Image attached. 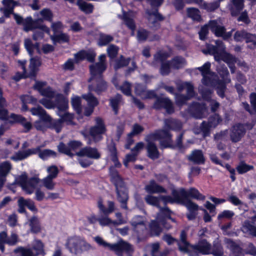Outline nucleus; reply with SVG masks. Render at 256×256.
<instances>
[{"mask_svg": "<svg viewBox=\"0 0 256 256\" xmlns=\"http://www.w3.org/2000/svg\"><path fill=\"white\" fill-rule=\"evenodd\" d=\"M146 203L150 205L155 206L160 208V212L158 214L156 220L152 221L150 224V228L152 232L156 235L158 236L161 232V226H163L166 229H169L170 226L165 222L166 218H168L174 221L170 217V210L166 206L162 208L160 206V202H162L164 205L168 203L173 204L174 202V198L173 196H155L152 195H148L145 198Z\"/></svg>", "mask_w": 256, "mask_h": 256, "instance_id": "1", "label": "nucleus"}, {"mask_svg": "<svg viewBox=\"0 0 256 256\" xmlns=\"http://www.w3.org/2000/svg\"><path fill=\"white\" fill-rule=\"evenodd\" d=\"M210 63L206 62L202 66L198 68L202 76V82L207 86L216 87L218 94L222 98L224 96L226 84L230 82V79L228 78V72L226 66L218 68L217 70L222 78V81L217 80V76L210 70Z\"/></svg>", "mask_w": 256, "mask_h": 256, "instance_id": "2", "label": "nucleus"}, {"mask_svg": "<svg viewBox=\"0 0 256 256\" xmlns=\"http://www.w3.org/2000/svg\"><path fill=\"white\" fill-rule=\"evenodd\" d=\"M46 82H36L34 86V89L44 96L40 100V102L46 108H52L54 106L60 110H65L68 108V100L62 94H60L50 87L44 88Z\"/></svg>", "mask_w": 256, "mask_h": 256, "instance_id": "3", "label": "nucleus"}, {"mask_svg": "<svg viewBox=\"0 0 256 256\" xmlns=\"http://www.w3.org/2000/svg\"><path fill=\"white\" fill-rule=\"evenodd\" d=\"M172 136L168 130H160L154 133L151 134L146 138L147 142L146 150L148 156L152 159L158 158L159 153L154 142L158 140L162 148H166L172 146Z\"/></svg>", "mask_w": 256, "mask_h": 256, "instance_id": "4", "label": "nucleus"}, {"mask_svg": "<svg viewBox=\"0 0 256 256\" xmlns=\"http://www.w3.org/2000/svg\"><path fill=\"white\" fill-rule=\"evenodd\" d=\"M106 58L104 54H101L98 58L99 62L90 66L91 77L89 80L96 84V86L93 85L89 86L88 89L90 92L94 91L97 94H100L106 88V84L103 80L102 75L106 69Z\"/></svg>", "mask_w": 256, "mask_h": 256, "instance_id": "5", "label": "nucleus"}, {"mask_svg": "<svg viewBox=\"0 0 256 256\" xmlns=\"http://www.w3.org/2000/svg\"><path fill=\"white\" fill-rule=\"evenodd\" d=\"M216 46L208 44L206 46L207 52L214 56L215 60L220 62L222 60L226 62L230 70L232 73L235 72V63L237 62L236 58L226 51V47L222 41L216 40Z\"/></svg>", "mask_w": 256, "mask_h": 256, "instance_id": "6", "label": "nucleus"}, {"mask_svg": "<svg viewBox=\"0 0 256 256\" xmlns=\"http://www.w3.org/2000/svg\"><path fill=\"white\" fill-rule=\"evenodd\" d=\"M208 28L214 34L218 37H222L224 40H227L231 37L233 30L228 32H226V28L222 26L220 19L210 21L208 25L202 26L198 32L200 38L204 40L208 34Z\"/></svg>", "mask_w": 256, "mask_h": 256, "instance_id": "7", "label": "nucleus"}, {"mask_svg": "<svg viewBox=\"0 0 256 256\" xmlns=\"http://www.w3.org/2000/svg\"><path fill=\"white\" fill-rule=\"evenodd\" d=\"M95 122V124L90 128L89 131L84 130L80 132L89 144L101 140L103 138L102 135L106 132V128L102 118H96Z\"/></svg>", "mask_w": 256, "mask_h": 256, "instance_id": "8", "label": "nucleus"}, {"mask_svg": "<svg viewBox=\"0 0 256 256\" xmlns=\"http://www.w3.org/2000/svg\"><path fill=\"white\" fill-rule=\"evenodd\" d=\"M94 240L100 246L108 248L110 250L114 251L118 256H124V254H126V256H132L134 252L132 246L122 240L112 244L106 242L98 236L94 237Z\"/></svg>", "mask_w": 256, "mask_h": 256, "instance_id": "9", "label": "nucleus"}, {"mask_svg": "<svg viewBox=\"0 0 256 256\" xmlns=\"http://www.w3.org/2000/svg\"><path fill=\"white\" fill-rule=\"evenodd\" d=\"M110 172L112 182L116 187L118 200L121 203L122 208L127 209L126 203L128 200V195L124 182L118 172L113 167L110 168Z\"/></svg>", "mask_w": 256, "mask_h": 256, "instance_id": "10", "label": "nucleus"}, {"mask_svg": "<svg viewBox=\"0 0 256 256\" xmlns=\"http://www.w3.org/2000/svg\"><path fill=\"white\" fill-rule=\"evenodd\" d=\"M172 195L173 196L174 202L183 204L184 200L188 198H192L198 200H204L205 196L200 194L199 191L194 188H192L188 190L182 188L179 190L172 188Z\"/></svg>", "mask_w": 256, "mask_h": 256, "instance_id": "11", "label": "nucleus"}, {"mask_svg": "<svg viewBox=\"0 0 256 256\" xmlns=\"http://www.w3.org/2000/svg\"><path fill=\"white\" fill-rule=\"evenodd\" d=\"M66 246L70 253L76 255L81 254L92 248V246L83 238L76 236L68 238Z\"/></svg>", "mask_w": 256, "mask_h": 256, "instance_id": "12", "label": "nucleus"}, {"mask_svg": "<svg viewBox=\"0 0 256 256\" xmlns=\"http://www.w3.org/2000/svg\"><path fill=\"white\" fill-rule=\"evenodd\" d=\"M18 66L22 70V74L18 78L16 76L14 77V79L16 81L19 80L22 78H34L38 70V68L41 65L40 59L38 57L30 58L28 70H26V60H18Z\"/></svg>", "mask_w": 256, "mask_h": 256, "instance_id": "13", "label": "nucleus"}, {"mask_svg": "<svg viewBox=\"0 0 256 256\" xmlns=\"http://www.w3.org/2000/svg\"><path fill=\"white\" fill-rule=\"evenodd\" d=\"M22 190L27 194H32L39 184L40 180L37 177L28 178L26 174L24 173L16 180Z\"/></svg>", "mask_w": 256, "mask_h": 256, "instance_id": "14", "label": "nucleus"}, {"mask_svg": "<svg viewBox=\"0 0 256 256\" xmlns=\"http://www.w3.org/2000/svg\"><path fill=\"white\" fill-rule=\"evenodd\" d=\"M176 84L179 91L180 92L184 89L186 90V96H185L182 94H176V104L181 106L185 104L187 100L194 96V86L189 82L180 81H177Z\"/></svg>", "mask_w": 256, "mask_h": 256, "instance_id": "15", "label": "nucleus"}, {"mask_svg": "<svg viewBox=\"0 0 256 256\" xmlns=\"http://www.w3.org/2000/svg\"><path fill=\"white\" fill-rule=\"evenodd\" d=\"M14 18L18 24H22L24 30L26 32L34 30V28H39L46 32L48 34H50V30L45 24H37V22H34L31 16L27 17L26 19L19 15L14 14Z\"/></svg>", "mask_w": 256, "mask_h": 256, "instance_id": "16", "label": "nucleus"}, {"mask_svg": "<svg viewBox=\"0 0 256 256\" xmlns=\"http://www.w3.org/2000/svg\"><path fill=\"white\" fill-rule=\"evenodd\" d=\"M170 56V54L167 52H158L154 56V61L152 65L154 66H157V63H161L160 69V74L163 75L168 74L171 68V62L170 61H166L165 60Z\"/></svg>", "mask_w": 256, "mask_h": 256, "instance_id": "17", "label": "nucleus"}, {"mask_svg": "<svg viewBox=\"0 0 256 256\" xmlns=\"http://www.w3.org/2000/svg\"><path fill=\"white\" fill-rule=\"evenodd\" d=\"M222 122V118L218 114L210 117L208 122H204L202 123L200 128L204 136L208 135L210 129L216 128Z\"/></svg>", "mask_w": 256, "mask_h": 256, "instance_id": "18", "label": "nucleus"}, {"mask_svg": "<svg viewBox=\"0 0 256 256\" xmlns=\"http://www.w3.org/2000/svg\"><path fill=\"white\" fill-rule=\"evenodd\" d=\"M154 108L160 110L164 108L168 114H170L174 112V106L171 100L168 98H158L153 106Z\"/></svg>", "mask_w": 256, "mask_h": 256, "instance_id": "19", "label": "nucleus"}, {"mask_svg": "<svg viewBox=\"0 0 256 256\" xmlns=\"http://www.w3.org/2000/svg\"><path fill=\"white\" fill-rule=\"evenodd\" d=\"M254 215L250 218V220H245L242 225V230L244 233L256 236V212H254Z\"/></svg>", "mask_w": 256, "mask_h": 256, "instance_id": "20", "label": "nucleus"}, {"mask_svg": "<svg viewBox=\"0 0 256 256\" xmlns=\"http://www.w3.org/2000/svg\"><path fill=\"white\" fill-rule=\"evenodd\" d=\"M8 120L11 124L20 123L24 128L26 132L30 130L32 128V124L26 121L24 117L19 114H12L8 117Z\"/></svg>", "mask_w": 256, "mask_h": 256, "instance_id": "21", "label": "nucleus"}, {"mask_svg": "<svg viewBox=\"0 0 256 256\" xmlns=\"http://www.w3.org/2000/svg\"><path fill=\"white\" fill-rule=\"evenodd\" d=\"M245 132L246 130L244 125L240 124L234 125L232 128L230 134L232 141L234 142L240 141Z\"/></svg>", "mask_w": 256, "mask_h": 256, "instance_id": "22", "label": "nucleus"}, {"mask_svg": "<svg viewBox=\"0 0 256 256\" xmlns=\"http://www.w3.org/2000/svg\"><path fill=\"white\" fill-rule=\"evenodd\" d=\"M76 154L79 156H86L92 159H98L100 156V154L96 148L90 146L80 149Z\"/></svg>", "mask_w": 256, "mask_h": 256, "instance_id": "23", "label": "nucleus"}, {"mask_svg": "<svg viewBox=\"0 0 256 256\" xmlns=\"http://www.w3.org/2000/svg\"><path fill=\"white\" fill-rule=\"evenodd\" d=\"M91 222L94 223L98 220L100 224L102 226L114 225L117 226L126 223V220L120 219L118 222L111 220L106 215L100 216L98 220L94 216H92L90 219Z\"/></svg>", "mask_w": 256, "mask_h": 256, "instance_id": "24", "label": "nucleus"}, {"mask_svg": "<svg viewBox=\"0 0 256 256\" xmlns=\"http://www.w3.org/2000/svg\"><path fill=\"white\" fill-rule=\"evenodd\" d=\"M18 211L20 213L25 212V206H26L32 212H37V208L34 205V202L30 199H24L23 197H20L18 200Z\"/></svg>", "mask_w": 256, "mask_h": 256, "instance_id": "25", "label": "nucleus"}, {"mask_svg": "<svg viewBox=\"0 0 256 256\" xmlns=\"http://www.w3.org/2000/svg\"><path fill=\"white\" fill-rule=\"evenodd\" d=\"M194 116L196 118H202L207 116L208 108L204 104H194L190 108Z\"/></svg>", "mask_w": 256, "mask_h": 256, "instance_id": "26", "label": "nucleus"}, {"mask_svg": "<svg viewBox=\"0 0 256 256\" xmlns=\"http://www.w3.org/2000/svg\"><path fill=\"white\" fill-rule=\"evenodd\" d=\"M38 16L37 20L34 22H37V24H44L42 22L44 20L49 22H52L54 18V14L52 10L48 8H43L36 14Z\"/></svg>", "mask_w": 256, "mask_h": 256, "instance_id": "27", "label": "nucleus"}, {"mask_svg": "<svg viewBox=\"0 0 256 256\" xmlns=\"http://www.w3.org/2000/svg\"><path fill=\"white\" fill-rule=\"evenodd\" d=\"M135 92L142 98H152L156 96V94L154 90H148L144 86L136 84L135 86Z\"/></svg>", "mask_w": 256, "mask_h": 256, "instance_id": "28", "label": "nucleus"}, {"mask_svg": "<svg viewBox=\"0 0 256 256\" xmlns=\"http://www.w3.org/2000/svg\"><path fill=\"white\" fill-rule=\"evenodd\" d=\"M82 97L87 101L89 105V107L85 108L84 114L86 116H89L92 113L94 107L98 104V101L90 93L84 94L82 96Z\"/></svg>", "mask_w": 256, "mask_h": 256, "instance_id": "29", "label": "nucleus"}, {"mask_svg": "<svg viewBox=\"0 0 256 256\" xmlns=\"http://www.w3.org/2000/svg\"><path fill=\"white\" fill-rule=\"evenodd\" d=\"M6 104L5 102V105L2 106L0 105V119L6 120V121L0 126V136L2 135L4 132L10 128L12 124L8 120L10 116L8 114V111L4 108L6 106Z\"/></svg>", "mask_w": 256, "mask_h": 256, "instance_id": "30", "label": "nucleus"}, {"mask_svg": "<svg viewBox=\"0 0 256 256\" xmlns=\"http://www.w3.org/2000/svg\"><path fill=\"white\" fill-rule=\"evenodd\" d=\"M188 160L195 164H203L205 162V158L201 150H195L192 152L188 156Z\"/></svg>", "mask_w": 256, "mask_h": 256, "instance_id": "31", "label": "nucleus"}, {"mask_svg": "<svg viewBox=\"0 0 256 256\" xmlns=\"http://www.w3.org/2000/svg\"><path fill=\"white\" fill-rule=\"evenodd\" d=\"M96 56V54L92 50H82L75 54L74 58L76 62L84 59L92 62L94 60Z\"/></svg>", "mask_w": 256, "mask_h": 256, "instance_id": "32", "label": "nucleus"}, {"mask_svg": "<svg viewBox=\"0 0 256 256\" xmlns=\"http://www.w3.org/2000/svg\"><path fill=\"white\" fill-rule=\"evenodd\" d=\"M144 188L146 192L150 194L166 193V190L154 180H151Z\"/></svg>", "mask_w": 256, "mask_h": 256, "instance_id": "33", "label": "nucleus"}, {"mask_svg": "<svg viewBox=\"0 0 256 256\" xmlns=\"http://www.w3.org/2000/svg\"><path fill=\"white\" fill-rule=\"evenodd\" d=\"M39 150V148H36L28 149L24 152H16L14 156H12L11 159L15 161L22 160L28 158L32 154H37V152Z\"/></svg>", "mask_w": 256, "mask_h": 256, "instance_id": "34", "label": "nucleus"}, {"mask_svg": "<svg viewBox=\"0 0 256 256\" xmlns=\"http://www.w3.org/2000/svg\"><path fill=\"white\" fill-rule=\"evenodd\" d=\"M33 116H38L40 120L46 122H51V118L46 112V111L40 106L33 108L30 110Z\"/></svg>", "mask_w": 256, "mask_h": 256, "instance_id": "35", "label": "nucleus"}, {"mask_svg": "<svg viewBox=\"0 0 256 256\" xmlns=\"http://www.w3.org/2000/svg\"><path fill=\"white\" fill-rule=\"evenodd\" d=\"M11 168V164L8 162H5L0 164V189L3 186L6 181V177Z\"/></svg>", "mask_w": 256, "mask_h": 256, "instance_id": "36", "label": "nucleus"}, {"mask_svg": "<svg viewBox=\"0 0 256 256\" xmlns=\"http://www.w3.org/2000/svg\"><path fill=\"white\" fill-rule=\"evenodd\" d=\"M120 80L119 77L116 76L112 79V82L116 88L120 90L126 96L131 95V85L130 84L126 82L122 86H118V81Z\"/></svg>", "mask_w": 256, "mask_h": 256, "instance_id": "37", "label": "nucleus"}, {"mask_svg": "<svg viewBox=\"0 0 256 256\" xmlns=\"http://www.w3.org/2000/svg\"><path fill=\"white\" fill-rule=\"evenodd\" d=\"M133 14L132 12H123V15L122 18L124 22L126 25L132 30V35H134V31L135 30L136 26L134 21L132 19Z\"/></svg>", "mask_w": 256, "mask_h": 256, "instance_id": "38", "label": "nucleus"}, {"mask_svg": "<svg viewBox=\"0 0 256 256\" xmlns=\"http://www.w3.org/2000/svg\"><path fill=\"white\" fill-rule=\"evenodd\" d=\"M194 249L202 254H209L211 252V246L205 240H202L194 246Z\"/></svg>", "mask_w": 256, "mask_h": 256, "instance_id": "39", "label": "nucleus"}, {"mask_svg": "<svg viewBox=\"0 0 256 256\" xmlns=\"http://www.w3.org/2000/svg\"><path fill=\"white\" fill-rule=\"evenodd\" d=\"M32 248L35 252H34L35 256L38 255L45 256L44 245L43 242L38 240H34L32 243Z\"/></svg>", "mask_w": 256, "mask_h": 256, "instance_id": "40", "label": "nucleus"}, {"mask_svg": "<svg viewBox=\"0 0 256 256\" xmlns=\"http://www.w3.org/2000/svg\"><path fill=\"white\" fill-rule=\"evenodd\" d=\"M2 2L4 8H1L0 10L3 11L6 17H8L13 12L14 8L17 4V2L13 0H2Z\"/></svg>", "mask_w": 256, "mask_h": 256, "instance_id": "41", "label": "nucleus"}, {"mask_svg": "<svg viewBox=\"0 0 256 256\" xmlns=\"http://www.w3.org/2000/svg\"><path fill=\"white\" fill-rule=\"evenodd\" d=\"M146 220L145 218L136 216H134L131 220V224L134 230L138 228L143 230L146 228Z\"/></svg>", "mask_w": 256, "mask_h": 256, "instance_id": "42", "label": "nucleus"}, {"mask_svg": "<svg viewBox=\"0 0 256 256\" xmlns=\"http://www.w3.org/2000/svg\"><path fill=\"white\" fill-rule=\"evenodd\" d=\"M224 242L226 247L230 249L232 252L242 254V249L236 242L230 239L226 238Z\"/></svg>", "mask_w": 256, "mask_h": 256, "instance_id": "43", "label": "nucleus"}, {"mask_svg": "<svg viewBox=\"0 0 256 256\" xmlns=\"http://www.w3.org/2000/svg\"><path fill=\"white\" fill-rule=\"evenodd\" d=\"M164 128L165 129L178 130L181 128L182 124L178 120L173 119H166L164 120Z\"/></svg>", "mask_w": 256, "mask_h": 256, "instance_id": "44", "label": "nucleus"}, {"mask_svg": "<svg viewBox=\"0 0 256 256\" xmlns=\"http://www.w3.org/2000/svg\"><path fill=\"white\" fill-rule=\"evenodd\" d=\"M76 5L82 11L86 14H90L93 11V5L91 4L82 1V0H78Z\"/></svg>", "mask_w": 256, "mask_h": 256, "instance_id": "45", "label": "nucleus"}, {"mask_svg": "<svg viewBox=\"0 0 256 256\" xmlns=\"http://www.w3.org/2000/svg\"><path fill=\"white\" fill-rule=\"evenodd\" d=\"M186 234L182 230L180 235V241L178 243L179 249L181 252H187L188 250L189 244L186 241Z\"/></svg>", "mask_w": 256, "mask_h": 256, "instance_id": "46", "label": "nucleus"}, {"mask_svg": "<svg viewBox=\"0 0 256 256\" xmlns=\"http://www.w3.org/2000/svg\"><path fill=\"white\" fill-rule=\"evenodd\" d=\"M50 38L54 44L56 42H68L70 40L69 36L67 34L63 32L52 36Z\"/></svg>", "mask_w": 256, "mask_h": 256, "instance_id": "47", "label": "nucleus"}, {"mask_svg": "<svg viewBox=\"0 0 256 256\" xmlns=\"http://www.w3.org/2000/svg\"><path fill=\"white\" fill-rule=\"evenodd\" d=\"M188 17L194 21L200 22L202 20L199 10L196 8H188L186 10Z\"/></svg>", "mask_w": 256, "mask_h": 256, "instance_id": "48", "label": "nucleus"}, {"mask_svg": "<svg viewBox=\"0 0 256 256\" xmlns=\"http://www.w3.org/2000/svg\"><path fill=\"white\" fill-rule=\"evenodd\" d=\"M150 246L152 256H166L168 254L167 250H164L162 252L160 250V245L158 242L152 244Z\"/></svg>", "mask_w": 256, "mask_h": 256, "instance_id": "49", "label": "nucleus"}, {"mask_svg": "<svg viewBox=\"0 0 256 256\" xmlns=\"http://www.w3.org/2000/svg\"><path fill=\"white\" fill-rule=\"evenodd\" d=\"M56 108L58 109V110L60 111L58 114L60 117L62 122H66L68 124H74V122H73L74 116L72 114H70L69 112H64V114H62L60 113L61 111L66 110L68 108L64 110H60L58 107H56Z\"/></svg>", "mask_w": 256, "mask_h": 256, "instance_id": "50", "label": "nucleus"}, {"mask_svg": "<svg viewBox=\"0 0 256 256\" xmlns=\"http://www.w3.org/2000/svg\"><path fill=\"white\" fill-rule=\"evenodd\" d=\"M170 62H171L172 68L174 69L182 68L186 64L185 60L180 56H176Z\"/></svg>", "mask_w": 256, "mask_h": 256, "instance_id": "51", "label": "nucleus"}, {"mask_svg": "<svg viewBox=\"0 0 256 256\" xmlns=\"http://www.w3.org/2000/svg\"><path fill=\"white\" fill-rule=\"evenodd\" d=\"M38 148H40V147ZM38 152L39 157L44 160H47L50 158H55L56 156V153L55 152L48 149L42 151H40V149Z\"/></svg>", "mask_w": 256, "mask_h": 256, "instance_id": "52", "label": "nucleus"}, {"mask_svg": "<svg viewBox=\"0 0 256 256\" xmlns=\"http://www.w3.org/2000/svg\"><path fill=\"white\" fill-rule=\"evenodd\" d=\"M15 253H20L21 256H35L32 250L30 248L19 246L14 250Z\"/></svg>", "mask_w": 256, "mask_h": 256, "instance_id": "53", "label": "nucleus"}, {"mask_svg": "<svg viewBox=\"0 0 256 256\" xmlns=\"http://www.w3.org/2000/svg\"><path fill=\"white\" fill-rule=\"evenodd\" d=\"M53 178L49 177H45L41 182L42 186L48 190H52L54 189L56 183L54 182Z\"/></svg>", "mask_w": 256, "mask_h": 256, "instance_id": "54", "label": "nucleus"}, {"mask_svg": "<svg viewBox=\"0 0 256 256\" xmlns=\"http://www.w3.org/2000/svg\"><path fill=\"white\" fill-rule=\"evenodd\" d=\"M112 40L113 38L110 35L101 34L100 35L98 44V45L100 46H105L112 42Z\"/></svg>", "mask_w": 256, "mask_h": 256, "instance_id": "55", "label": "nucleus"}, {"mask_svg": "<svg viewBox=\"0 0 256 256\" xmlns=\"http://www.w3.org/2000/svg\"><path fill=\"white\" fill-rule=\"evenodd\" d=\"M254 168L252 166L247 164H246L242 162L236 167L238 172L242 174Z\"/></svg>", "mask_w": 256, "mask_h": 256, "instance_id": "56", "label": "nucleus"}, {"mask_svg": "<svg viewBox=\"0 0 256 256\" xmlns=\"http://www.w3.org/2000/svg\"><path fill=\"white\" fill-rule=\"evenodd\" d=\"M24 46L30 55L32 54L34 49L38 50V44H36V45H34L32 44V40L28 38L25 40Z\"/></svg>", "mask_w": 256, "mask_h": 256, "instance_id": "57", "label": "nucleus"}, {"mask_svg": "<svg viewBox=\"0 0 256 256\" xmlns=\"http://www.w3.org/2000/svg\"><path fill=\"white\" fill-rule=\"evenodd\" d=\"M110 159L114 162V164L116 167H120V162L118 161L117 155H116V150L115 146H113L110 148Z\"/></svg>", "mask_w": 256, "mask_h": 256, "instance_id": "58", "label": "nucleus"}, {"mask_svg": "<svg viewBox=\"0 0 256 256\" xmlns=\"http://www.w3.org/2000/svg\"><path fill=\"white\" fill-rule=\"evenodd\" d=\"M234 216L233 211L230 210H224L220 212L218 216V219L221 220L223 219L230 220Z\"/></svg>", "mask_w": 256, "mask_h": 256, "instance_id": "59", "label": "nucleus"}, {"mask_svg": "<svg viewBox=\"0 0 256 256\" xmlns=\"http://www.w3.org/2000/svg\"><path fill=\"white\" fill-rule=\"evenodd\" d=\"M30 225L32 232L37 233L40 232V226L37 218H32L30 220Z\"/></svg>", "mask_w": 256, "mask_h": 256, "instance_id": "60", "label": "nucleus"}, {"mask_svg": "<svg viewBox=\"0 0 256 256\" xmlns=\"http://www.w3.org/2000/svg\"><path fill=\"white\" fill-rule=\"evenodd\" d=\"M58 150L60 152L68 156H74L73 153L70 152V148L68 146H68L64 144L63 143H60L58 146Z\"/></svg>", "mask_w": 256, "mask_h": 256, "instance_id": "61", "label": "nucleus"}, {"mask_svg": "<svg viewBox=\"0 0 256 256\" xmlns=\"http://www.w3.org/2000/svg\"><path fill=\"white\" fill-rule=\"evenodd\" d=\"M46 171L48 173V175L46 176V177H49L50 178L53 179H54L56 178L58 172V168L55 166H52L48 167Z\"/></svg>", "mask_w": 256, "mask_h": 256, "instance_id": "62", "label": "nucleus"}, {"mask_svg": "<svg viewBox=\"0 0 256 256\" xmlns=\"http://www.w3.org/2000/svg\"><path fill=\"white\" fill-rule=\"evenodd\" d=\"M72 104L78 114L81 112L80 98L78 96H74L72 99Z\"/></svg>", "mask_w": 256, "mask_h": 256, "instance_id": "63", "label": "nucleus"}, {"mask_svg": "<svg viewBox=\"0 0 256 256\" xmlns=\"http://www.w3.org/2000/svg\"><path fill=\"white\" fill-rule=\"evenodd\" d=\"M214 256H222L224 254L222 247L218 244H214L213 248H211V252Z\"/></svg>", "mask_w": 256, "mask_h": 256, "instance_id": "64", "label": "nucleus"}]
</instances>
